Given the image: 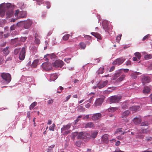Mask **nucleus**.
<instances>
[{"label":"nucleus","mask_w":152,"mask_h":152,"mask_svg":"<svg viewBox=\"0 0 152 152\" xmlns=\"http://www.w3.org/2000/svg\"><path fill=\"white\" fill-rule=\"evenodd\" d=\"M126 75L123 72L122 69L116 71L113 77V80L117 79L116 81L117 83H120L124 79Z\"/></svg>","instance_id":"1"},{"label":"nucleus","mask_w":152,"mask_h":152,"mask_svg":"<svg viewBox=\"0 0 152 152\" xmlns=\"http://www.w3.org/2000/svg\"><path fill=\"white\" fill-rule=\"evenodd\" d=\"M11 4L10 3L5 4L4 3H2L0 4V14L1 17L4 15L5 12V8H10Z\"/></svg>","instance_id":"2"},{"label":"nucleus","mask_w":152,"mask_h":152,"mask_svg":"<svg viewBox=\"0 0 152 152\" xmlns=\"http://www.w3.org/2000/svg\"><path fill=\"white\" fill-rule=\"evenodd\" d=\"M71 126V124L70 123L63 126L61 129V132L63 135H66L71 132V130L69 129L70 128Z\"/></svg>","instance_id":"3"},{"label":"nucleus","mask_w":152,"mask_h":152,"mask_svg":"<svg viewBox=\"0 0 152 152\" xmlns=\"http://www.w3.org/2000/svg\"><path fill=\"white\" fill-rule=\"evenodd\" d=\"M1 76L3 80H4L5 83L6 84L9 83L11 80V75L8 73H1Z\"/></svg>","instance_id":"4"},{"label":"nucleus","mask_w":152,"mask_h":152,"mask_svg":"<svg viewBox=\"0 0 152 152\" xmlns=\"http://www.w3.org/2000/svg\"><path fill=\"white\" fill-rule=\"evenodd\" d=\"M32 23V22L31 20L30 19L27 20L26 21H25L24 23L23 28L25 29H29L31 27ZM29 30H26L23 34H27L28 33Z\"/></svg>","instance_id":"5"},{"label":"nucleus","mask_w":152,"mask_h":152,"mask_svg":"<svg viewBox=\"0 0 152 152\" xmlns=\"http://www.w3.org/2000/svg\"><path fill=\"white\" fill-rule=\"evenodd\" d=\"M121 96H111L110 99V101L111 103H116L118 102L122 98Z\"/></svg>","instance_id":"6"},{"label":"nucleus","mask_w":152,"mask_h":152,"mask_svg":"<svg viewBox=\"0 0 152 152\" xmlns=\"http://www.w3.org/2000/svg\"><path fill=\"white\" fill-rule=\"evenodd\" d=\"M64 64V62L61 60H58L55 61L54 63H53V66L56 68L61 67Z\"/></svg>","instance_id":"7"},{"label":"nucleus","mask_w":152,"mask_h":152,"mask_svg":"<svg viewBox=\"0 0 152 152\" xmlns=\"http://www.w3.org/2000/svg\"><path fill=\"white\" fill-rule=\"evenodd\" d=\"M125 60V59L122 57L117 58L112 63L113 65H120L122 64Z\"/></svg>","instance_id":"8"},{"label":"nucleus","mask_w":152,"mask_h":152,"mask_svg":"<svg viewBox=\"0 0 152 152\" xmlns=\"http://www.w3.org/2000/svg\"><path fill=\"white\" fill-rule=\"evenodd\" d=\"M42 66L44 69L47 71L51 70L52 68V65L49 63H44L42 64Z\"/></svg>","instance_id":"9"},{"label":"nucleus","mask_w":152,"mask_h":152,"mask_svg":"<svg viewBox=\"0 0 152 152\" xmlns=\"http://www.w3.org/2000/svg\"><path fill=\"white\" fill-rule=\"evenodd\" d=\"M11 48L9 46H7L4 48H1L2 54L4 56L8 55L10 52Z\"/></svg>","instance_id":"10"},{"label":"nucleus","mask_w":152,"mask_h":152,"mask_svg":"<svg viewBox=\"0 0 152 152\" xmlns=\"http://www.w3.org/2000/svg\"><path fill=\"white\" fill-rule=\"evenodd\" d=\"M73 135L74 137L77 136V138L78 139H81L84 138V135L83 132H80L78 133L77 132H75L73 133Z\"/></svg>","instance_id":"11"},{"label":"nucleus","mask_w":152,"mask_h":152,"mask_svg":"<svg viewBox=\"0 0 152 152\" xmlns=\"http://www.w3.org/2000/svg\"><path fill=\"white\" fill-rule=\"evenodd\" d=\"M25 48H23L20 51V55L19 56V59L21 60H23L25 58Z\"/></svg>","instance_id":"12"},{"label":"nucleus","mask_w":152,"mask_h":152,"mask_svg":"<svg viewBox=\"0 0 152 152\" xmlns=\"http://www.w3.org/2000/svg\"><path fill=\"white\" fill-rule=\"evenodd\" d=\"M104 100V97H102L96 99L94 103L95 106H97L102 104Z\"/></svg>","instance_id":"13"},{"label":"nucleus","mask_w":152,"mask_h":152,"mask_svg":"<svg viewBox=\"0 0 152 152\" xmlns=\"http://www.w3.org/2000/svg\"><path fill=\"white\" fill-rule=\"evenodd\" d=\"M102 117V114L100 113H96L93 115L91 119L93 121H96L100 119Z\"/></svg>","instance_id":"14"},{"label":"nucleus","mask_w":152,"mask_h":152,"mask_svg":"<svg viewBox=\"0 0 152 152\" xmlns=\"http://www.w3.org/2000/svg\"><path fill=\"white\" fill-rule=\"evenodd\" d=\"M102 25L105 31H107L109 30L108 27V23L107 21L104 20L102 22Z\"/></svg>","instance_id":"15"},{"label":"nucleus","mask_w":152,"mask_h":152,"mask_svg":"<svg viewBox=\"0 0 152 152\" xmlns=\"http://www.w3.org/2000/svg\"><path fill=\"white\" fill-rule=\"evenodd\" d=\"M133 121L135 124L138 125L140 124L142 120L140 117H136L134 118Z\"/></svg>","instance_id":"16"},{"label":"nucleus","mask_w":152,"mask_h":152,"mask_svg":"<svg viewBox=\"0 0 152 152\" xmlns=\"http://www.w3.org/2000/svg\"><path fill=\"white\" fill-rule=\"evenodd\" d=\"M108 83V81L106 80L102 83H99L97 84V87L99 89H101L107 85Z\"/></svg>","instance_id":"17"},{"label":"nucleus","mask_w":152,"mask_h":152,"mask_svg":"<svg viewBox=\"0 0 152 152\" xmlns=\"http://www.w3.org/2000/svg\"><path fill=\"white\" fill-rule=\"evenodd\" d=\"M8 10L6 12V15L9 17H11L13 15V12L12 10V6L11 5L10 8H7Z\"/></svg>","instance_id":"18"},{"label":"nucleus","mask_w":152,"mask_h":152,"mask_svg":"<svg viewBox=\"0 0 152 152\" xmlns=\"http://www.w3.org/2000/svg\"><path fill=\"white\" fill-rule=\"evenodd\" d=\"M151 78L148 76H144L142 79V82L143 83H149L150 82Z\"/></svg>","instance_id":"19"},{"label":"nucleus","mask_w":152,"mask_h":152,"mask_svg":"<svg viewBox=\"0 0 152 152\" xmlns=\"http://www.w3.org/2000/svg\"><path fill=\"white\" fill-rule=\"evenodd\" d=\"M102 140L105 143L108 142V135L107 134H105L102 137Z\"/></svg>","instance_id":"20"},{"label":"nucleus","mask_w":152,"mask_h":152,"mask_svg":"<svg viewBox=\"0 0 152 152\" xmlns=\"http://www.w3.org/2000/svg\"><path fill=\"white\" fill-rule=\"evenodd\" d=\"M150 124V123L147 121L142 120L140 124L141 126H148Z\"/></svg>","instance_id":"21"},{"label":"nucleus","mask_w":152,"mask_h":152,"mask_svg":"<svg viewBox=\"0 0 152 152\" xmlns=\"http://www.w3.org/2000/svg\"><path fill=\"white\" fill-rule=\"evenodd\" d=\"M91 34L98 39L100 40L101 39V35L98 33L92 32L91 33Z\"/></svg>","instance_id":"22"},{"label":"nucleus","mask_w":152,"mask_h":152,"mask_svg":"<svg viewBox=\"0 0 152 152\" xmlns=\"http://www.w3.org/2000/svg\"><path fill=\"white\" fill-rule=\"evenodd\" d=\"M130 113V112L129 110H126L124 111L122 114V118L127 117Z\"/></svg>","instance_id":"23"},{"label":"nucleus","mask_w":152,"mask_h":152,"mask_svg":"<svg viewBox=\"0 0 152 152\" xmlns=\"http://www.w3.org/2000/svg\"><path fill=\"white\" fill-rule=\"evenodd\" d=\"M129 106V103L128 102V101H126V102H124L122 106V108L123 109H125L126 108H127Z\"/></svg>","instance_id":"24"},{"label":"nucleus","mask_w":152,"mask_h":152,"mask_svg":"<svg viewBox=\"0 0 152 152\" xmlns=\"http://www.w3.org/2000/svg\"><path fill=\"white\" fill-rule=\"evenodd\" d=\"M84 127L86 128H91L93 126V124L91 122H89L83 124Z\"/></svg>","instance_id":"25"},{"label":"nucleus","mask_w":152,"mask_h":152,"mask_svg":"<svg viewBox=\"0 0 152 152\" xmlns=\"http://www.w3.org/2000/svg\"><path fill=\"white\" fill-rule=\"evenodd\" d=\"M58 77L57 75L56 74H52L51 75L50 80V81H54Z\"/></svg>","instance_id":"26"},{"label":"nucleus","mask_w":152,"mask_h":152,"mask_svg":"<svg viewBox=\"0 0 152 152\" xmlns=\"http://www.w3.org/2000/svg\"><path fill=\"white\" fill-rule=\"evenodd\" d=\"M19 14L21 18H24L27 16V13L26 11H22L19 12Z\"/></svg>","instance_id":"27"},{"label":"nucleus","mask_w":152,"mask_h":152,"mask_svg":"<svg viewBox=\"0 0 152 152\" xmlns=\"http://www.w3.org/2000/svg\"><path fill=\"white\" fill-rule=\"evenodd\" d=\"M151 91L150 88L148 86L145 87L143 90V92L144 93H149Z\"/></svg>","instance_id":"28"},{"label":"nucleus","mask_w":152,"mask_h":152,"mask_svg":"<svg viewBox=\"0 0 152 152\" xmlns=\"http://www.w3.org/2000/svg\"><path fill=\"white\" fill-rule=\"evenodd\" d=\"M104 68L103 66L100 67L98 70L96 72V73L98 75L102 74L104 72Z\"/></svg>","instance_id":"29"},{"label":"nucleus","mask_w":152,"mask_h":152,"mask_svg":"<svg viewBox=\"0 0 152 152\" xmlns=\"http://www.w3.org/2000/svg\"><path fill=\"white\" fill-rule=\"evenodd\" d=\"M139 107V106H132L130 107V109L132 111H135L138 110Z\"/></svg>","instance_id":"30"},{"label":"nucleus","mask_w":152,"mask_h":152,"mask_svg":"<svg viewBox=\"0 0 152 152\" xmlns=\"http://www.w3.org/2000/svg\"><path fill=\"white\" fill-rule=\"evenodd\" d=\"M38 62V60H35L32 62V66L33 67H35L37 65Z\"/></svg>","instance_id":"31"},{"label":"nucleus","mask_w":152,"mask_h":152,"mask_svg":"<svg viewBox=\"0 0 152 152\" xmlns=\"http://www.w3.org/2000/svg\"><path fill=\"white\" fill-rule=\"evenodd\" d=\"M47 55L48 56L50 57V58H51L53 61H54L55 59H56V57L54 53H53L51 54H48Z\"/></svg>","instance_id":"32"},{"label":"nucleus","mask_w":152,"mask_h":152,"mask_svg":"<svg viewBox=\"0 0 152 152\" xmlns=\"http://www.w3.org/2000/svg\"><path fill=\"white\" fill-rule=\"evenodd\" d=\"M141 73L139 72H135L132 74V77L134 79H136L137 77V76Z\"/></svg>","instance_id":"33"},{"label":"nucleus","mask_w":152,"mask_h":152,"mask_svg":"<svg viewBox=\"0 0 152 152\" xmlns=\"http://www.w3.org/2000/svg\"><path fill=\"white\" fill-rule=\"evenodd\" d=\"M82 117V115H80L77 117V119L75 120L74 122V123H75V125L77 124L78 122L80 120V118H81Z\"/></svg>","instance_id":"34"},{"label":"nucleus","mask_w":152,"mask_h":152,"mask_svg":"<svg viewBox=\"0 0 152 152\" xmlns=\"http://www.w3.org/2000/svg\"><path fill=\"white\" fill-rule=\"evenodd\" d=\"M98 132L97 131H95L94 132H93L91 134V137L92 138H94L97 136L98 134Z\"/></svg>","instance_id":"35"},{"label":"nucleus","mask_w":152,"mask_h":152,"mask_svg":"<svg viewBox=\"0 0 152 152\" xmlns=\"http://www.w3.org/2000/svg\"><path fill=\"white\" fill-rule=\"evenodd\" d=\"M31 51L33 54H34L37 51V48L35 46H33L31 49Z\"/></svg>","instance_id":"36"},{"label":"nucleus","mask_w":152,"mask_h":152,"mask_svg":"<svg viewBox=\"0 0 152 152\" xmlns=\"http://www.w3.org/2000/svg\"><path fill=\"white\" fill-rule=\"evenodd\" d=\"M55 145H52L49 146L47 149V152H50L52 150L53 148H54Z\"/></svg>","instance_id":"37"},{"label":"nucleus","mask_w":152,"mask_h":152,"mask_svg":"<svg viewBox=\"0 0 152 152\" xmlns=\"http://www.w3.org/2000/svg\"><path fill=\"white\" fill-rule=\"evenodd\" d=\"M70 35L68 34H66L63 37V40L64 41H66L68 39H69V37Z\"/></svg>","instance_id":"38"},{"label":"nucleus","mask_w":152,"mask_h":152,"mask_svg":"<svg viewBox=\"0 0 152 152\" xmlns=\"http://www.w3.org/2000/svg\"><path fill=\"white\" fill-rule=\"evenodd\" d=\"M37 102H34L32 103L31 105H30L29 108L30 110H31V109L33 108L37 105Z\"/></svg>","instance_id":"39"},{"label":"nucleus","mask_w":152,"mask_h":152,"mask_svg":"<svg viewBox=\"0 0 152 152\" xmlns=\"http://www.w3.org/2000/svg\"><path fill=\"white\" fill-rule=\"evenodd\" d=\"M80 48L83 49H84L86 47V45L85 43L83 42H81L80 44Z\"/></svg>","instance_id":"40"},{"label":"nucleus","mask_w":152,"mask_h":152,"mask_svg":"<svg viewBox=\"0 0 152 152\" xmlns=\"http://www.w3.org/2000/svg\"><path fill=\"white\" fill-rule=\"evenodd\" d=\"M144 58L145 59H148L152 58V55L147 54L144 56Z\"/></svg>","instance_id":"41"},{"label":"nucleus","mask_w":152,"mask_h":152,"mask_svg":"<svg viewBox=\"0 0 152 152\" xmlns=\"http://www.w3.org/2000/svg\"><path fill=\"white\" fill-rule=\"evenodd\" d=\"M18 23H17L16 25L13 24L10 27V31L14 30L15 29V28L16 27V26L18 24Z\"/></svg>","instance_id":"42"},{"label":"nucleus","mask_w":152,"mask_h":152,"mask_svg":"<svg viewBox=\"0 0 152 152\" xmlns=\"http://www.w3.org/2000/svg\"><path fill=\"white\" fill-rule=\"evenodd\" d=\"M135 56L137 57L139 60H140L141 58V54L139 52H137L134 53Z\"/></svg>","instance_id":"43"},{"label":"nucleus","mask_w":152,"mask_h":152,"mask_svg":"<svg viewBox=\"0 0 152 152\" xmlns=\"http://www.w3.org/2000/svg\"><path fill=\"white\" fill-rule=\"evenodd\" d=\"M55 126V125L54 124H53L52 125L50 126L49 127V129L50 131H54V127Z\"/></svg>","instance_id":"44"},{"label":"nucleus","mask_w":152,"mask_h":152,"mask_svg":"<svg viewBox=\"0 0 152 152\" xmlns=\"http://www.w3.org/2000/svg\"><path fill=\"white\" fill-rule=\"evenodd\" d=\"M117 108L116 107H111L110 108H108V111L110 112H114L115 111Z\"/></svg>","instance_id":"45"},{"label":"nucleus","mask_w":152,"mask_h":152,"mask_svg":"<svg viewBox=\"0 0 152 152\" xmlns=\"http://www.w3.org/2000/svg\"><path fill=\"white\" fill-rule=\"evenodd\" d=\"M37 2V4L39 5L43 4H44V2H42L43 0H35Z\"/></svg>","instance_id":"46"},{"label":"nucleus","mask_w":152,"mask_h":152,"mask_svg":"<svg viewBox=\"0 0 152 152\" xmlns=\"http://www.w3.org/2000/svg\"><path fill=\"white\" fill-rule=\"evenodd\" d=\"M122 36L121 34L118 35L116 38V40L117 42H119L121 39V37Z\"/></svg>","instance_id":"47"},{"label":"nucleus","mask_w":152,"mask_h":152,"mask_svg":"<svg viewBox=\"0 0 152 152\" xmlns=\"http://www.w3.org/2000/svg\"><path fill=\"white\" fill-rule=\"evenodd\" d=\"M44 4H44V5H47V8L48 9H49L50 8V4L49 2H45V3L44 2Z\"/></svg>","instance_id":"48"},{"label":"nucleus","mask_w":152,"mask_h":152,"mask_svg":"<svg viewBox=\"0 0 152 152\" xmlns=\"http://www.w3.org/2000/svg\"><path fill=\"white\" fill-rule=\"evenodd\" d=\"M71 60V58H65L64 59V61L65 62H66L67 63H69L70 62V61Z\"/></svg>","instance_id":"49"},{"label":"nucleus","mask_w":152,"mask_h":152,"mask_svg":"<svg viewBox=\"0 0 152 152\" xmlns=\"http://www.w3.org/2000/svg\"><path fill=\"white\" fill-rule=\"evenodd\" d=\"M35 42L36 44H39L40 42V40L37 38H35Z\"/></svg>","instance_id":"50"},{"label":"nucleus","mask_w":152,"mask_h":152,"mask_svg":"<svg viewBox=\"0 0 152 152\" xmlns=\"http://www.w3.org/2000/svg\"><path fill=\"white\" fill-rule=\"evenodd\" d=\"M20 51V49H15L14 50V53L15 55H17Z\"/></svg>","instance_id":"51"},{"label":"nucleus","mask_w":152,"mask_h":152,"mask_svg":"<svg viewBox=\"0 0 152 152\" xmlns=\"http://www.w3.org/2000/svg\"><path fill=\"white\" fill-rule=\"evenodd\" d=\"M53 102V99H51L49 100L48 101V104H52Z\"/></svg>","instance_id":"52"},{"label":"nucleus","mask_w":152,"mask_h":152,"mask_svg":"<svg viewBox=\"0 0 152 152\" xmlns=\"http://www.w3.org/2000/svg\"><path fill=\"white\" fill-rule=\"evenodd\" d=\"M27 37H22L20 38V40L22 42H24L25 41Z\"/></svg>","instance_id":"53"},{"label":"nucleus","mask_w":152,"mask_h":152,"mask_svg":"<svg viewBox=\"0 0 152 152\" xmlns=\"http://www.w3.org/2000/svg\"><path fill=\"white\" fill-rule=\"evenodd\" d=\"M94 96H92L90 98V99H89L87 101V102H89V103H91L93 101V98Z\"/></svg>","instance_id":"54"},{"label":"nucleus","mask_w":152,"mask_h":152,"mask_svg":"<svg viewBox=\"0 0 152 152\" xmlns=\"http://www.w3.org/2000/svg\"><path fill=\"white\" fill-rule=\"evenodd\" d=\"M149 35V34H148V35L145 36H144L142 39V41H144L146 39H148V36Z\"/></svg>","instance_id":"55"},{"label":"nucleus","mask_w":152,"mask_h":152,"mask_svg":"<svg viewBox=\"0 0 152 152\" xmlns=\"http://www.w3.org/2000/svg\"><path fill=\"white\" fill-rule=\"evenodd\" d=\"M125 64L126 65L128 66L129 65H131V61H128L125 62Z\"/></svg>","instance_id":"56"},{"label":"nucleus","mask_w":152,"mask_h":152,"mask_svg":"<svg viewBox=\"0 0 152 152\" xmlns=\"http://www.w3.org/2000/svg\"><path fill=\"white\" fill-rule=\"evenodd\" d=\"M115 69V67L114 66H112V67H111L110 68V69L109 71L110 72H111L113 71V70H114Z\"/></svg>","instance_id":"57"},{"label":"nucleus","mask_w":152,"mask_h":152,"mask_svg":"<svg viewBox=\"0 0 152 152\" xmlns=\"http://www.w3.org/2000/svg\"><path fill=\"white\" fill-rule=\"evenodd\" d=\"M19 12V10H16L15 12V16H17L18 15V14Z\"/></svg>","instance_id":"58"},{"label":"nucleus","mask_w":152,"mask_h":152,"mask_svg":"<svg viewBox=\"0 0 152 152\" xmlns=\"http://www.w3.org/2000/svg\"><path fill=\"white\" fill-rule=\"evenodd\" d=\"M123 69V72L124 73V72H127L129 71V69Z\"/></svg>","instance_id":"59"},{"label":"nucleus","mask_w":152,"mask_h":152,"mask_svg":"<svg viewBox=\"0 0 152 152\" xmlns=\"http://www.w3.org/2000/svg\"><path fill=\"white\" fill-rule=\"evenodd\" d=\"M71 95H69L66 98V101H67L70 98Z\"/></svg>","instance_id":"60"},{"label":"nucleus","mask_w":152,"mask_h":152,"mask_svg":"<svg viewBox=\"0 0 152 152\" xmlns=\"http://www.w3.org/2000/svg\"><path fill=\"white\" fill-rule=\"evenodd\" d=\"M12 59V57L10 56L8 57L7 59H6V61H10Z\"/></svg>","instance_id":"61"},{"label":"nucleus","mask_w":152,"mask_h":152,"mask_svg":"<svg viewBox=\"0 0 152 152\" xmlns=\"http://www.w3.org/2000/svg\"><path fill=\"white\" fill-rule=\"evenodd\" d=\"M85 37L87 39H90L91 38V37L90 36L86 35L85 36Z\"/></svg>","instance_id":"62"},{"label":"nucleus","mask_w":152,"mask_h":152,"mask_svg":"<svg viewBox=\"0 0 152 152\" xmlns=\"http://www.w3.org/2000/svg\"><path fill=\"white\" fill-rule=\"evenodd\" d=\"M91 106V105L89 103H88L85 105L86 107L89 108Z\"/></svg>","instance_id":"63"},{"label":"nucleus","mask_w":152,"mask_h":152,"mask_svg":"<svg viewBox=\"0 0 152 152\" xmlns=\"http://www.w3.org/2000/svg\"><path fill=\"white\" fill-rule=\"evenodd\" d=\"M120 144V142L119 141H117L116 143H115V145H116V146H118V145H119Z\"/></svg>","instance_id":"64"}]
</instances>
